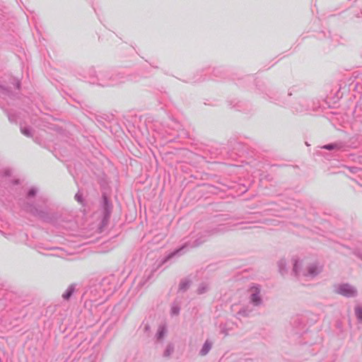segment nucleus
<instances>
[{"mask_svg":"<svg viewBox=\"0 0 362 362\" xmlns=\"http://www.w3.org/2000/svg\"><path fill=\"white\" fill-rule=\"evenodd\" d=\"M292 262V274L300 281L313 279L320 274L322 270V267L318 263H310L305 268L302 269L303 261L297 257H293Z\"/></svg>","mask_w":362,"mask_h":362,"instance_id":"1","label":"nucleus"},{"mask_svg":"<svg viewBox=\"0 0 362 362\" xmlns=\"http://www.w3.org/2000/svg\"><path fill=\"white\" fill-rule=\"evenodd\" d=\"M335 292L347 298L355 297L357 295V289L351 284H341L335 287Z\"/></svg>","mask_w":362,"mask_h":362,"instance_id":"2","label":"nucleus"},{"mask_svg":"<svg viewBox=\"0 0 362 362\" xmlns=\"http://www.w3.org/2000/svg\"><path fill=\"white\" fill-rule=\"evenodd\" d=\"M250 301L255 306H259L262 303L260 295L261 288L258 285H255L250 288Z\"/></svg>","mask_w":362,"mask_h":362,"instance_id":"3","label":"nucleus"},{"mask_svg":"<svg viewBox=\"0 0 362 362\" xmlns=\"http://www.w3.org/2000/svg\"><path fill=\"white\" fill-rule=\"evenodd\" d=\"M225 231L224 228L221 226H218L212 229L210 231H207L205 235H202L200 239L196 240L192 245V247H198L202 243H204L206 240V237L211 235L217 234L219 233H223Z\"/></svg>","mask_w":362,"mask_h":362,"instance_id":"4","label":"nucleus"},{"mask_svg":"<svg viewBox=\"0 0 362 362\" xmlns=\"http://www.w3.org/2000/svg\"><path fill=\"white\" fill-rule=\"evenodd\" d=\"M212 348V342L209 339L206 340L202 349L199 351V355L204 356L210 351Z\"/></svg>","mask_w":362,"mask_h":362,"instance_id":"5","label":"nucleus"},{"mask_svg":"<svg viewBox=\"0 0 362 362\" xmlns=\"http://www.w3.org/2000/svg\"><path fill=\"white\" fill-rule=\"evenodd\" d=\"M286 265H287V262L285 258H281L277 262V266L279 268V271L282 275H284V274H286L287 272Z\"/></svg>","mask_w":362,"mask_h":362,"instance_id":"6","label":"nucleus"},{"mask_svg":"<svg viewBox=\"0 0 362 362\" xmlns=\"http://www.w3.org/2000/svg\"><path fill=\"white\" fill-rule=\"evenodd\" d=\"M75 290L74 285H70L66 291L62 294V298L65 300L69 299Z\"/></svg>","mask_w":362,"mask_h":362,"instance_id":"7","label":"nucleus"},{"mask_svg":"<svg viewBox=\"0 0 362 362\" xmlns=\"http://www.w3.org/2000/svg\"><path fill=\"white\" fill-rule=\"evenodd\" d=\"M167 332L166 328L165 326H160L158 329V332L156 334V337L158 340H161Z\"/></svg>","mask_w":362,"mask_h":362,"instance_id":"8","label":"nucleus"},{"mask_svg":"<svg viewBox=\"0 0 362 362\" xmlns=\"http://www.w3.org/2000/svg\"><path fill=\"white\" fill-rule=\"evenodd\" d=\"M174 351V346L173 344H169L166 346L165 351L163 352V356L166 358H169Z\"/></svg>","mask_w":362,"mask_h":362,"instance_id":"9","label":"nucleus"},{"mask_svg":"<svg viewBox=\"0 0 362 362\" xmlns=\"http://www.w3.org/2000/svg\"><path fill=\"white\" fill-rule=\"evenodd\" d=\"M209 290V286L206 283H202L197 288V293L199 294H203Z\"/></svg>","mask_w":362,"mask_h":362,"instance_id":"10","label":"nucleus"},{"mask_svg":"<svg viewBox=\"0 0 362 362\" xmlns=\"http://www.w3.org/2000/svg\"><path fill=\"white\" fill-rule=\"evenodd\" d=\"M341 147V145L339 144H330L325 145L324 146H322V148L331 151L334 149H339Z\"/></svg>","mask_w":362,"mask_h":362,"instance_id":"11","label":"nucleus"},{"mask_svg":"<svg viewBox=\"0 0 362 362\" xmlns=\"http://www.w3.org/2000/svg\"><path fill=\"white\" fill-rule=\"evenodd\" d=\"M250 312L251 310L247 309V308H243L238 312V315L242 317H247L250 315Z\"/></svg>","mask_w":362,"mask_h":362,"instance_id":"12","label":"nucleus"},{"mask_svg":"<svg viewBox=\"0 0 362 362\" xmlns=\"http://www.w3.org/2000/svg\"><path fill=\"white\" fill-rule=\"evenodd\" d=\"M185 247V246H183V247H182L181 248H180V249H178V250H175V252H172V253L169 254V255L166 257V258L163 260V263L166 262L168 260H169L170 259H171L172 257H173L175 255H176L177 254H178L179 252H180L183 250V248H184Z\"/></svg>","mask_w":362,"mask_h":362,"instance_id":"13","label":"nucleus"},{"mask_svg":"<svg viewBox=\"0 0 362 362\" xmlns=\"http://www.w3.org/2000/svg\"><path fill=\"white\" fill-rule=\"evenodd\" d=\"M355 314L357 319L362 322V308L360 306H356L355 308Z\"/></svg>","mask_w":362,"mask_h":362,"instance_id":"14","label":"nucleus"},{"mask_svg":"<svg viewBox=\"0 0 362 362\" xmlns=\"http://www.w3.org/2000/svg\"><path fill=\"white\" fill-rule=\"evenodd\" d=\"M190 282L188 280L182 281L180 284V289L182 291L187 290L189 286Z\"/></svg>","mask_w":362,"mask_h":362,"instance_id":"15","label":"nucleus"},{"mask_svg":"<svg viewBox=\"0 0 362 362\" xmlns=\"http://www.w3.org/2000/svg\"><path fill=\"white\" fill-rule=\"evenodd\" d=\"M104 211H105V218L109 216L110 213L108 202L107 198L104 197Z\"/></svg>","mask_w":362,"mask_h":362,"instance_id":"16","label":"nucleus"},{"mask_svg":"<svg viewBox=\"0 0 362 362\" xmlns=\"http://www.w3.org/2000/svg\"><path fill=\"white\" fill-rule=\"evenodd\" d=\"M21 131L22 132V134H23L24 135L27 136H31V132H30V129L28 127H21Z\"/></svg>","mask_w":362,"mask_h":362,"instance_id":"17","label":"nucleus"},{"mask_svg":"<svg viewBox=\"0 0 362 362\" xmlns=\"http://www.w3.org/2000/svg\"><path fill=\"white\" fill-rule=\"evenodd\" d=\"M171 313L173 315H178L179 313H180V308L178 306H173L172 308H171Z\"/></svg>","mask_w":362,"mask_h":362,"instance_id":"18","label":"nucleus"},{"mask_svg":"<svg viewBox=\"0 0 362 362\" xmlns=\"http://www.w3.org/2000/svg\"><path fill=\"white\" fill-rule=\"evenodd\" d=\"M75 199L80 203H82V194L80 192H78L75 195Z\"/></svg>","mask_w":362,"mask_h":362,"instance_id":"19","label":"nucleus"},{"mask_svg":"<svg viewBox=\"0 0 362 362\" xmlns=\"http://www.w3.org/2000/svg\"><path fill=\"white\" fill-rule=\"evenodd\" d=\"M36 192H37V190L35 188H32L30 189V191L28 192V196L29 197H33L36 194Z\"/></svg>","mask_w":362,"mask_h":362,"instance_id":"20","label":"nucleus"}]
</instances>
